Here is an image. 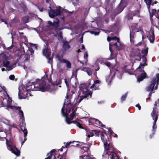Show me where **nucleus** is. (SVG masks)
<instances>
[{"label": "nucleus", "mask_w": 159, "mask_h": 159, "mask_svg": "<svg viewBox=\"0 0 159 159\" xmlns=\"http://www.w3.org/2000/svg\"><path fill=\"white\" fill-rule=\"evenodd\" d=\"M53 86L47 84L46 82L43 79H37L29 87V89L26 90V91L23 93L22 90H19L18 95L20 99L25 98V95H27V93L31 91H40L42 92H51L53 89Z\"/></svg>", "instance_id": "1"}, {"label": "nucleus", "mask_w": 159, "mask_h": 159, "mask_svg": "<svg viewBox=\"0 0 159 159\" xmlns=\"http://www.w3.org/2000/svg\"><path fill=\"white\" fill-rule=\"evenodd\" d=\"M72 98V95L69 94V93L67 92L66 96V98L65 100L63 107L61 109V113L63 116L65 117L66 121L67 124H70L72 123H73L75 124L76 126L79 128L82 129V127L79 123L75 121L70 122L67 118V116L68 113L70 112V110H69L68 111L66 110V108L68 106H69L68 107H70L69 106L71 104L70 99Z\"/></svg>", "instance_id": "2"}, {"label": "nucleus", "mask_w": 159, "mask_h": 159, "mask_svg": "<svg viewBox=\"0 0 159 159\" xmlns=\"http://www.w3.org/2000/svg\"><path fill=\"white\" fill-rule=\"evenodd\" d=\"M80 88L83 95L74 100V104L75 105L79 104L84 98L88 99L92 97V93L88 91L87 87L85 84L81 85Z\"/></svg>", "instance_id": "3"}, {"label": "nucleus", "mask_w": 159, "mask_h": 159, "mask_svg": "<svg viewBox=\"0 0 159 159\" xmlns=\"http://www.w3.org/2000/svg\"><path fill=\"white\" fill-rule=\"evenodd\" d=\"M7 98H5L3 99L2 102V105H3V106L7 107L8 108L12 109H15L16 110H19V114L20 116L21 115V116H20V118L22 119V122L23 123H24V114L23 111L21 110V107L11 105V99L8 94L7 95Z\"/></svg>", "instance_id": "4"}, {"label": "nucleus", "mask_w": 159, "mask_h": 159, "mask_svg": "<svg viewBox=\"0 0 159 159\" xmlns=\"http://www.w3.org/2000/svg\"><path fill=\"white\" fill-rule=\"evenodd\" d=\"M104 148L107 151L102 155L103 157H107L108 159H119L116 154L112 152L113 148L111 145L108 143H104Z\"/></svg>", "instance_id": "5"}, {"label": "nucleus", "mask_w": 159, "mask_h": 159, "mask_svg": "<svg viewBox=\"0 0 159 159\" xmlns=\"http://www.w3.org/2000/svg\"><path fill=\"white\" fill-rule=\"evenodd\" d=\"M8 59V57L5 54L2 53L0 55V62H2L4 67L11 70L12 69V66L10 64Z\"/></svg>", "instance_id": "6"}, {"label": "nucleus", "mask_w": 159, "mask_h": 159, "mask_svg": "<svg viewBox=\"0 0 159 159\" xmlns=\"http://www.w3.org/2000/svg\"><path fill=\"white\" fill-rule=\"evenodd\" d=\"M159 82V73L157 74L156 75V78H153L152 80L151 84L148 87L147 90L148 91H150L152 90L154 86L156 84L155 87V89H157V85H158Z\"/></svg>", "instance_id": "7"}, {"label": "nucleus", "mask_w": 159, "mask_h": 159, "mask_svg": "<svg viewBox=\"0 0 159 159\" xmlns=\"http://www.w3.org/2000/svg\"><path fill=\"white\" fill-rule=\"evenodd\" d=\"M151 115L152 119L154 120L153 124L152 126V130L153 131L152 135H153L154 134V129H156L157 127V126L156 125V122L158 119V112L157 111V108L155 107L153 108V110L151 113Z\"/></svg>", "instance_id": "8"}, {"label": "nucleus", "mask_w": 159, "mask_h": 159, "mask_svg": "<svg viewBox=\"0 0 159 159\" xmlns=\"http://www.w3.org/2000/svg\"><path fill=\"white\" fill-rule=\"evenodd\" d=\"M48 44L46 43V47L43 49L42 50L43 55L45 56L48 59V62L49 64H52V59L49 57L51 54V51L50 49L48 48Z\"/></svg>", "instance_id": "9"}, {"label": "nucleus", "mask_w": 159, "mask_h": 159, "mask_svg": "<svg viewBox=\"0 0 159 159\" xmlns=\"http://www.w3.org/2000/svg\"><path fill=\"white\" fill-rule=\"evenodd\" d=\"M7 148L11 152L17 156L20 155V151L16 147L15 145L11 142H6Z\"/></svg>", "instance_id": "10"}, {"label": "nucleus", "mask_w": 159, "mask_h": 159, "mask_svg": "<svg viewBox=\"0 0 159 159\" xmlns=\"http://www.w3.org/2000/svg\"><path fill=\"white\" fill-rule=\"evenodd\" d=\"M49 15L51 18H54V17L59 15H61V12L58 9L51 10L48 11Z\"/></svg>", "instance_id": "11"}, {"label": "nucleus", "mask_w": 159, "mask_h": 159, "mask_svg": "<svg viewBox=\"0 0 159 159\" xmlns=\"http://www.w3.org/2000/svg\"><path fill=\"white\" fill-rule=\"evenodd\" d=\"M115 40H117V42L113 44L112 45L115 47L118 50L122 49L123 46L120 44V43L119 42V39L117 37V38L115 39Z\"/></svg>", "instance_id": "12"}, {"label": "nucleus", "mask_w": 159, "mask_h": 159, "mask_svg": "<svg viewBox=\"0 0 159 159\" xmlns=\"http://www.w3.org/2000/svg\"><path fill=\"white\" fill-rule=\"evenodd\" d=\"M146 74L143 70H141V73L140 75H139L138 77V81L140 82L143 80L146 77Z\"/></svg>", "instance_id": "13"}, {"label": "nucleus", "mask_w": 159, "mask_h": 159, "mask_svg": "<svg viewBox=\"0 0 159 159\" xmlns=\"http://www.w3.org/2000/svg\"><path fill=\"white\" fill-rule=\"evenodd\" d=\"M101 136V139L104 143H107L108 142V138L106 134L102 133Z\"/></svg>", "instance_id": "14"}, {"label": "nucleus", "mask_w": 159, "mask_h": 159, "mask_svg": "<svg viewBox=\"0 0 159 159\" xmlns=\"http://www.w3.org/2000/svg\"><path fill=\"white\" fill-rule=\"evenodd\" d=\"M55 32L56 33L55 34V36L56 37L58 36V39L59 40H61L62 39V32L61 31L56 29Z\"/></svg>", "instance_id": "15"}, {"label": "nucleus", "mask_w": 159, "mask_h": 159, "mask_svg": "<svg viewBox=\"0 0 159 159\" xmlns=\"http://www.w3.org/2000/svg\"><path fill=\"white\" fill-rule=\"evenodd\" d=\"M21 130L23 131L24 134L25 139L24 141L22 143V145L24 143L25 141L26 140V136L27 134V132L26 129L24 126H22L20 127Z\"/></svg>", "instance_id": "16"}, {"label": "nucleus", "mask_w": 159, "mask_h": 159, "mask_svg": "<svg viewBox=\"0 0 159 159\" xmlns=\"http://www.w3.org/2000/svg\"><path fill=\"white\" fill-rule=\"evenodd\" d=\"M62 43V46L64 49L65 51H67L70 48L68 42L66 41H63Z\"/></svg>", "instance_id": "17"}, {"label": "nucleus", "mask_w": 159, "mask_h": 159, "mask_svg": "<svg viewBox=\"0 0 159 159\" xmlns=\"http://www.w3.org/2000/svg\"><path fill=\"white\" fill-rule=\"evenodd\" d=\"M142 59L143 63H141L139 66L138 68V69H140L141 68V66H145L147 64H146V62L147 61V59L144 55H143L142 56Z\"/></svg>", "instance_id": "18"}, {"label": "nucleus", "mask_w": 159, "mask_h": 159, "mask_svg": "<svg viewBox=\"0 0 159 159\" xmlns=\"http://www.w3.org/2000/svg\"><path fill=\"white\" fill-rule=\"evenodd\" d=\"M132 26L131 27V28L130 29V42L131 43H133L134 44V40H132V39H133L134 38V32L133 31H131V30L132 28Z\"/></svg>", "instance_id": "19"}, {"label": "nucleus", "mask_w": 159, "mask_h": 159, "mask_svg": "<svg viewBox=\"0 0 159 159\" xmlns=\"http://www.w3.org/2000/svg\"><path fill=\"white\" fill-rule=\"evenodd\" d=\"M152 35L149 38V39L150 42L153 43L154 40V36L153 32H152Z\"/></svg>", "instance_id": "20"}, {"label": "nucleus", "mask_w": 159, "mask_h": 159, "mask_svg": "<svg viewBox=\"0 0 159 159\" xmlns=\"http://www.w3.org/2000/svg\"><path fill=\"white\" fill-rule=\"evenodd\" d=\"M95 122L96 124L98 125L99 126H101L103 127H104L105 126V125H102V123L97 119H96Z\"/></svg>", "instance_id": "21"}, {"label": "nucleus", "mask_w": 159, "mask_h": 159, "mask_svg": "<svg viewBox=\"0 0 159 159\" xmlns=\"http://www.w3.org/2000/svg\"><path fill=\"white\" fill-rule=\"evenodd\" d=\"M94 135V133L93 131H87L86 135L88 137L93 136Z\"/></svg>", "instance_id": "22"}, {"label": "nucleus", "mask_w": 159, "mask_h": 159, "mask_svg": "<svg viewBox=\"0 0 159 159\" xmlns=\"http://www.w3.org/2000/svg\"><path fill=\"white\" fill-rule=\"evenodd\" d=\"M85 71L89 75H91L92 73V70L90 68H88Z\"/></svg>", "instance_id": "23"}, {"label": "nucleus", "mask_w": 159, "mask_h": 159, "mask_svg": "<svg viewBox=\"0 0 159 159\" xmlns=\"http://www.w3.org/2000/svg\"><path fill=\"white\" fill-rule=\"evenodd\" d=\"M59 22V20L57 18L55 19L53 22V26H57Z\"/></svg>", "instance_id": "24"}, {"label": "nucleus", "mask_w": 159, "mask_h": 159, "mask_svg": "<svg viewBox=\"0 0 159 159\" xmlns=\"http://www.w3.org/2000/svg\"><path fill=\"white\" fill-rule=\"evenodd\" d=\"M99 83V81L98 80H96L94 82V84L90 87V88L91 89L95 88V87H96L97 86L96 84H98Z\"/></svg>", "instance_id": "25"}, {"label": "nucleus", "mask_w": 159, "mask_h": 159, "mask_svg": "<svg viewBox=\"0 0 159 159\" xmlns=\"http://www.w3.org/2000/svg\"><path fill=\"white\" fill-rule=\"evenodd\" d=\"M79 159H92L89 156H80Z\"/></svg>", "instance_id": "26"}, {"label": "nucleus", "mask_w": 159, "mask_h": 159, "mask_svg": "<svg viewBox=\"0 0 159 159\" xmlns=\"http://www.w3.org/2000/svg\"><path fill=\"white\" fill-rule=\"evenodd\" d=\"M142 54H144V55L145 56L147 55L148 53V48L143 50L142 51Z\"/></svg>", "instance_id": "27"}, {"label": "nucleus", "mask_w": 159, "mask_h": 159, "mask_svg": "<svg viewBox=\"0 0 159 159\" xmlns=\"http://www.w3.org/2000/svg\"><path fill=\"white\" fill-rule=\"evenodd\" d=\"M22 19L24 23H26L28 22V21L29 20V18L28 16H26L23 17L22 18Z\"/></svg>", "instance_id": "28"}, {"label": "nucleus", "mask_w": 159, "mask_h": 159, "mask_svg": "<svg viewBox=\"0 0 159 159\" xmlns=\"http://www.w3.org/2000/svg\"><path fill=\"white\" fill-rule=\"evenodd\" d=\"M59 61L61 62L65 63L66 64V65L69 62L68 61L66 60L65 59H59Z\"/></svg>", "instance_id": "29"}, {"label": "nucleus", "mask_w": 159, "mask_h": 159, "mask_svg": "<svg viewBox=\"0 0 159 159\" xmlns=\"http://www.w3.org/2000/svg\"><path fill=\"white\" fill-rule=\"evenodd\" d=\"M128 93H126L125 94L123 95L121 97V100L122 101H124L125 100L126 97L127 96Z\"/></svg>", "instance_id": "30"}, {"label": "nucleus", "mask_w": 159, "mask_h": 159, "mask_svg": "<svg viewBox=\"0 0 159 159\" xmlns=\"http://www.w3.org/2000/svg\"><path fill=\"white\" fill-rule=\"evenodd\" d=\"M144 1L147 5L151 4L152 5H153V3H152V0H144Z\"/></svg>", "instance_id": "31"}, {"label": "nucleus", "mask_w": 159, "mask_h": 159, "mask_svg": "<svg viewBox=\"0 0 159 159\" xmlns=\"http://www.w3.org/2000/svg\"><path fill=\"white\" fill-rule=\"evenodd\" d=\"M115 38H117L116 37H108L107 38V40L108 41H110L111 40H114Z\"/></svg>", "instance_id": "32"}, {"label": "nucleus", "mask_w": 159, "mask_h": 159, "mask_svg": "<svg viewBox=\"0 0 159 159\" xmlns=\"http://www.w3.org/2000/svg\"><path fill=\"white\" fill-rule=\"evenodd\" d=\"M75 115V112H72L71 114L70 117V120H72Z\"/></svg>", "instance_id": "33"}, {"label": "nucleus", "mask_w": 159, "mask_h": 159, "mask_svg": "<svg viewBox=\"0 0 159 159\" xmlns=\"http://www.w3.org/2000/svg\"><path fill=\"white\" fill-rule=\"evenodd\" d=\"M136 60L139 61L141 59L140 54V53L138 54V55L135 58Z\"/></svg>", "instance_id": "34"}, {"label": "nucleus", "mask_w": 159, "mask_h": 159, "mask_svg": "<svg viewBox=\"0 0 159 159\" xmlns=\"http://www.w3.org/2000/svg\"><path fill=\"white\" fill-rule=\"evenodd\" d=\"M66 67L68 68H71V64L70 61L66 65Z\"/></svg>", "instance_id": "35"}, {"label": "nucleus", "mask_w": 159, "mask_h": 159, "mask_svg": "<svg viewBox=\"0 0 159 159\" xmlns=\"http://www.w3.org/2000/svg\"><path fill=\"white\" fill-rule=\"evenodd\" d=\"M75 142H70L69 143H67L65 146V147L67 148L71 144L74 143Z\"/></svg>", "instance_id": "36"}, {"label": "nucleus", "mask_w": 159, "mask_h": 159, "mask_svg": "<svg viewBox=\"0 0 159 159\" xmlns=\"http://www.w3.org/2000/svg\"><path fill=\"white\" fill-rule=\"evenodd\" d=\"M48 157L45 159H51V157L52 156V154L51 153H48Z\"/></svg>", "instance_id": "37"}, {"label": "nucleus", "mask_w": 159, "mask_h": 159, "mask_svg": "<svg viewBox=\"0 0 159 159\" xmlns=\"http://www.w3.org/2000/svg\"><path fill=\"white\" fill-rule=\"evenodd\" d=\"M9 78L10 80H13L15 78V76L13 75H11L9 76Z\"/></svg>", "instance_id": "38"}, {"label": "nucleus", "mask_w": 159, "mask_h": 159, "mask_svg": "<svg viewBox=\"0 0 159 159\" xmlns=\"http://www.w3.org/2000/svg\"><path fill=\"white\" fill-rule=\"evenodd\" d=\"M91 33L92 34H94L95 35H97L98 34L99 32H94L93 31H91Z\"/></svg>", "instance_id": "39"}, {"label": "nucleus", "mask_w": 159, "mask_h": 159, "mask_svg": "<svg viewBox=\"0 0 159 159\" xmlns=\"http://www.w3.org/2000/svg\"><path fill=\"white\" fill-rule=\"evenodd\" d=\"M108 129L109 132L110 133V134H112L113 133L112 130L110 128H108Z\"/></svg>", "instance_id": "40"}, {"label": "nucleus", "mask_w": 159, "mask_h": 159, "mask_svg": "<svg viewBox=\"0 0 159 159\" xmlns=\"http://www.w3.org/2000/svg\"><path fill=\"white\" fill-rule=\"evenodd\" d=\"M149 85H149L148 87H147V88H146V90H147V91H148V92H150L149 93V96H151V94H152V93H151V92H152V91H153V89L154 88V87H153V89H152V90H151V91H148L147 90V88H148V86H149Z\"/></svg>", "instance_id": "41"}, {"label": "nucleus", "mask_w": 159, "mask_h": 159, "mask_svg": "<svg viewBox=\"0 0 159 159\" xmlns=\"http://www.w3.org/2000/svg\"><path fill=\"white\" fill-rule=\"evenodd\" d=\"M136 107H138V108L139 110H140L141 107L139 105V104H138L136 105Z\"/></svg>", "instance_id": "42"}, {"label": "nucleus", "mask_w": 159, "mask_h": 159, "mask_svg": "<svg viewBox=\"0 0 159 159\" xmlns=\"http://www.w3.org/2000/svg\"><path fill=\"white\" fill-rule=\"evenodd\" d=\"M48 24L51 25H53V23H52L51 21H48Z\"/></svg>", "instance_id": "43"}, {"label": "nucleus", "mask_w": 159, "mask_h": 159, "mask_svg": "<svg viewBox=\"0 0 159 159\" xmlns=\"http://www.w3.org/2000/svg\"><path fill=\"white\" fill-rule=\"evenodd\" d=\"M32 47L34 48H35L36 49H37V45L36 44H33V45L32 46Z\"/></svg>", "instance_id": "44"}, {"label": "nucleus", "mask_w": 159, "mask_h": 159, "mask_svg": "<svg viewBox=\"0 0 159 159\" xmlns=\"http://www.w3.org/2000/svg\"><path fill=\"white\" fill-rule=\"evenodd\" d=\"M65 82L66 84L67 87L68 88V83L66 79H65Z\"/></svg>", "instance_id": "45"}, {"label": "nucleus", "mask_w": 159, "mask_h": 159, "mask_svg": "<svg viewBox=\"0 0 159 159\" xmlns=\"http://www.w3.org/2000/svg\"><path fill=\"white\" fill-rule=\"evenodd\" d=\"M87 68H88L83 67V68H82L81 70L84 71H85V70H86V69Z\"/></svg>", "instance_id": "46"}, {"label": "nucleus", "mask_w": 159, "mask_h": 159, "mask_svg": "<svg viewBox=\"0 0 159 159\" xmlns=\"http://www.w3.org/2000/svg\"><path fill=\"white\" fill-rule=\"evenodd\" d=\"M29 51L30 52L31 55H32L34 52V51L32 49L30 50Z\"/></svg>", "instance_id": "47"}, {"label": "nucleus", "mask_w": 159, "mask_h": 159, "mask_svg": "<svg viewBox=\"0 0 159 159\" xmlns=\"http://www.w3.org/2000/svg\"><path fill=\"white\" fill-rule=\"evenodd\" d=\"M110 77V75H108L106 77V81H108V82L109 81V80H108V79Z\"/></svg>", "instance_id": "48"}, {"label": "nucleus", "mask_w": 159, "mask_h": 159, "mask_svg": "<svg viewBox=\"0 0 159 159\" xmlns=\"http://www.w3.org/2000/svg\"><path fill=\"white\" fill-rule=\"evenodd\" d=\"M106 65L107 66L109 67L110 66V63L109 62H107L106 63Z\"/></svg>", "instance_id": "49"}, {"label": "nucleus", "mask_w": 159, "mask_h": 159, "mask_svg": "<svg viewBox=\"0 0 159 159\" xmlns=\"http://www.w3.org/2000/svg\"><path fill=\"white\" fill-rule=\"evenodd\" d=\"M81 49H85V47H84V44H82V47H81Z\"/></svg>", "instance_id": "50"}, {"label": "nucleus", "mask_w": 159, "mask_h": 159, "mask_svg": "<svg viewBox=\"0 0 159 159\" xmlns=\"http://www.w3.org/2000/svg\"><path fill=\"white\" fill-rule=\"evenodd\" d=\"M109 49H110V52H111V54H112V53L113 50L111 48L110 46Z\"/></svg>", "instance_id": "51"}, {"label": "nucleus", "mask_w": 159, "mask_h": 159, "mask_svg": "<svg viewBox=\"0 0 159 159\" xmlns=\"http://www.w3.org/2000/svg\"><path fill=\"white\" fill-rule=\"evenodd\" d=\"M83 148H84H84H85V151H87L89 149V148H86L85 147H83Z\"/></svg>", "instance_id": "52"}, {"label": "nucleus", "mask_w": 159, "mask_h": 159, "mask_svg": "<svg viewBox=\"0 0 159 159\" xmlns=\"http://www.w3.org/2000/svg\"><path fill=\"white\" fill-rule=\"evenodd\" d=\"M86 56L87 57H88V55L87 53H86L85 55H84V57Z\"/></svg>", "instance_id": "53"}, {"label": "nucleus", "mask_w": 159, "mask_h": 159, "mask_svg": "<svg viewBox=\"0 0 159 159\" xmlns=\"http://www.w3.org/2000/svg\"><path fill=\"white\" fill-rule=\"evenodd\" d=\"M83 37H81L80 38V39H81V43H83Z\"/></svg>", "instance_id": "54"}, {"label": "nucleus", "mask_w": 159, "mask_h": 159, "mask_svg": "<svg viewBox=\"0 0 159 159\" xmlns=\"http://www.w3.org/2000/svg\"><path fill=\"white\" fill-rule=\"evenodd\" d=\"M99 69V67L98 66V68L97 69H95V70H96V71H98Z\"/></svg>", "instance_id": "55"}, {"label": "nucleus", "mask_w": 159, "mask_h": 159, "mask_svg": "<svg viewBox=\"0 0 159 159\" xmlns=\"http://www.w3.org/2000/svg\"><path fill=\"white\" fill-rule=\"evenodd\" d=\"M0 20L2 22H3L4 21V20L2 19H0Z\"/></svg>", "instance_id": "56"}, {"label": "nucleus", "mask_w": 159, "mask_h": 159, "mask_svg": "<svg viewBox=\"0 0 159 159\" xmlns=\"http://www.w3.org/2000/svg\"><path fill=\"white\" fill-rule=\"evenodd\" d=\"M55 150H51V151L49 153H51V154L52 152H54Z\"/></svg>", "instance_id": "57"}, {"label": "nucleus", "mask_w": 159, "mask_h": 159, "mask_svg": "<svg viewBox=\"0 0 159 159\" xmlns=\"http://www.w3.org/2000/svg\"><path fill=\"white\" fill-rule=\"evenodd\" d=\"M98 104H99V103H103V101H100V102L98 101Z\"/></svg>", "instance_id": "58"}, {"label": "nucleus", "mask_w": 159, "mask_h": 159, "mask_svg": "<svg viewBox=\"0 0 159 159\" xmlns=\"http://www.w3.org/2000/svg\"><path fill=\"white\" fill-rule=\"evenodd\" d=\"M113 134H114V137H117V135H116V134H114V133H113Z\"/></svg>", "instance_id": "59"}, {"label": "nucleus", "mask_w": 159, "mask_h": 159, "mask_svg": "<svg viewBox=\"0 0 159 159\" xmlns=\"http://www.w3.org/2000/svg\"><path fill=\"white\" fill-rule=\"evenodd\" d=\"M2 71H3L5 70V69L4 68H3L2 69Z\"/></svg>", "instance_id": "60"}, {"label": "nucleus", "mask_w": 159, "mask_h": 159, "mask_svg": "<svg viewBox=\"0 0 159 159\" xmlns=\"http://www.w3.org/2000/svg\"><path fill=\"white\" fill-rule=\"evenodd\" d=\"M5 23V24H6V25H7V21H5V20L3 22Z\"/></svg>", "instance_id": "61"}, {"label": "nucleus", "mask_w": 159, "mask_h": 159, "mask_svg": "<svg viewBox=\"0 0 159 159\" xmlns=\"http://www.w3.org/2000/svg\"><path fill=\"white\" fill-rule=\"evenodd\" d=\"M152 11L153 12V13H154V12H155L156 11V10H155V9H154L152 10Z\"/></svg>", "instance_id": "62"}, {"label": "nucleus", "mask_w": 159, "mask_h": 159, "mask_svg": "<svg viewBox=\"0 0 159 159\" xmlns=\"http://www.w3.org/2000/svg\"><path fill=\"white\" fill-rule=\"evenodd\" d=\"M34 30H35L37 33H39L38 32V30L36 29V28H34Z\"/></svg>", "instance_id": "63"}, {"label": "nucleus", "mask_w": 159, "mask_h": 159, "mask_svg": "<svg viewBox=\"0 0 159 159\" xmlns=\"http://www.w3.org/2000/svg\"><path fill=\"white\" fill-rule=\"evenodd\" d=\"M158 14L159 15V9L157 10Z\"/></svg>", "instance_id": "64"}]
</instances>
